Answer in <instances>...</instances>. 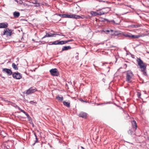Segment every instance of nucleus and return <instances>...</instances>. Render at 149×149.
Returning a JSON list of instances; mask_svg holds the SVG:
<instances>
[{"label": "nucleus", "mask_w": 149, "mask_h": 149, "mask_svg": "<svg viewBox=\"0 0 149 149\" xmlns=\"http://www.w3.org/2000/svg\"><path fill=\"white\" fill-rule=\"evenodd\" d=\"M37 91V89L35 88L31 87L24 92V94L28 95L33 93Z\"/></svg>", "instance_id": "nucleus-8"}, {"label": "nucleus", "mask_w": 149, "mask_h": 149, "mask_svg": "<svg viewBox=\"0 0 149 149\" xmlns=\"http://www.w3.org/2000/svg\"><path fill=\"white\" fill-rule=\"evenodd\" d=\"M61 45H63L65 44L68 42L67 40H61Z\"/></svg>", "instance_id": "nucleus-29"}, {"label": "nucleus", "mask_w": 149, "mask_h": 149, "mask_svg": "<svg viewBox=\"0 0 149 149\" xmlns=\"http://www.w3.org/2000/svg\"><path fill=\"white\" fill-rule=\"evenodd\" d=\"M126 74V81L129 83H132V81L131 79L134 75L132 72L130 70H128Z\"/></svg>", "instance_id": "nucleus-3"}, {"label": "nucleus", "mask_w": 149, "mask_h": 149, "mask_svg": "<svg viewBox=\"0 0 149 149\" xmlns=\"http://www.w3.org/2000/svg\"><path fill=\"white\" fill-rule=\"evenodd\" d=\"M127 65L126 64H125L124 65V68H126L127 67Z\"/></svg>", "instance_id": "nucleus-43"}, {"label": "nucleus", "mask_w": 149, "mask_h": 149, "mask_svg": "<svg viewBox=\"0 0 149 149\" xmlns=\"http://www.w3.org/2000/svg\"><path fill=\"white\" fill-rule=\"evenodd\" d=\"M131 56L133 58H134V56L133 55H132Z\"/></svg>", "instance_id": "nucleus-54"}, {"label": "nucleus", "mask_w": 149, "mask_h": 149, "mask_svg": "<svg viewBox=\"0 0 149 149\" xmlns=\"http://www.w3.org/2000/svg\"><path fill=\"white\" fill-rule=\"evenodd\" d=\"M108 8L109 9V10H108V12L110 10V8L109 7H107V8H103L101 9H99L98 10H97L96 11L97 12L99 11V12H98V15H102L105 14H106L107 13V12H105L102 11V10L103 9H104L105 8Z\"/></svg>", "instance_id": "nucleus-9"}, {"label": "nucleus", "mask_w": 149, "mask_h": 149, "mask_svg": "<svg viewBox=\"0 0 149 149\" xmlns=\"http://www.w3.org/2000/svg\"><path fill=\"white\" fill-rule=\"evenodd\" d=\"M34 134L35 136V138H36V137H37V136L36 135V133L35 132H34Z\"/></svg>", "instance_id": "nucleus-48"}, {"label": "nucleus", "mask_w": 149, "mask_h": 149, "mask_svg": "<svg viewBox=\"0 0 149 149\" xmlns=\"http://www.w3.org/2000/svg\"><path fill=\"white\" fill-rule=\"evenodd\" d=\"M49 72L51 75L53 76H59L60 73L56 68H52L49 70Z\"/></svg>", "instance_id": "nucleus-5"}, {"label": "nucleus", "mask_w": 149, "mask_h": 149, "mask_svg": "<svg viewBox=\"0 0 149 149\" xmlns=\"http://www.w3.org/2000/svg\"><path fill=\"white\" fill-rule=\"evenodd\" d=\"M111 22L113 24L118 25L119 24L116 23L115 22V21L114 20H109V21L108 22V23H110Z\"/></svg>", "instance_id": "nucleus-30"}, {"label": "nucleus", "mask_w": 149, "mask_h": 149, "mask_svg": "<svg viewBox=\"0 0 149 149\" xmlns=\"http://www.w3.org/2000/svg\"><path fill=\"white\" fill-rule=\"evenodd\" d=\"M81 148H82V149H85L84 148V147L82 146H81Z\"/></svg>", "instance_id": "nucleus-62"}, {"label": "nucleus", "mask_w": 149, "mask_h": 149, "mask_svg": "<svg viewBox=\"0 0 149 149\" xmlns=\"http://www.w3.org/2000/svg\"><path fill=\"white\" fill-rule=\"evenodd\" d=\"M61 40H56V41L53 42H52V44H48L49 45H61Z\"/></svg>", "instance_id": "nucleus-15"}, {"label": "nucleus", "mask_w": 149, "mask_h": 149, "mask_svg": "<svg viewBox=\"0 0 149 149\" xmlns=\"http://www.w3.org/2000/svg\"><path fill=\"white\" fill-rule=\"evenodd\" d=\"M23 5L24 6H27V4L26 3H23Z\"/></svg>", "instance_id": "nucleus-51"}, {"label": "nucleus", "mask_w": 149, "mask_h": 149, "mask_svg": "<svg viewBox=\"0 0 149 149\" xmlns=\"http://www.w3.org/2000/svg\"><path fill=\"white\" fill-rule=\"evenodd\" d=\"M136 61L138 64L141 69L140 71L142 72L143 74L145 76L148 77L146 71L147 64L144 63L140 58H137Z\"/></svg>", "instance_id": "nucleus-1"}, {"label": "nucleus", "mask_w": 149, "mask_h": 149, "mask_svg": "<svg viewBox=\"0 0 149 149\" xmlns=\"http://www.w3.org/2000/svg\"><path fill=\"white\" fill-rule=\"evenodd\" d=\"M55 35H58V36H61V34H57V33H55Z\"/></svg>", "instance_id": "nucleus-52"}, {"label": "nucleus", "mask_w": 149, "mask_h": 149, "mask_svg": "<svg viewBox=\"0 0 149 149\" xmlns=\"http://www.w3.org/2000/svg\"><path fill=\"white\" fill-rule=\"evenodd\" d=\"M56 99L58 101H62L63 100V97L61 95H60L59 96V95H58L56 97Z\"/></svg>", "instance_id": "nucleus-17"}, {"label": "nucleus", "mask_w": 149, "mask_h": 149, "mask_svg": "<svg viewBox=\"0 0 149 149\" xmlns=\"http://www.w3.org/2000/svg\"><path fill=\"white\" fill-rule=\"evenodd\" d=\"M36 140L35 141V143H38V138L37 137H36V138H35Z\"/></svg>", "instance_id": "nucleus-38"}, {"label": "nucleus", "mask_w": 149, "mask_h": 149, "mask_svg": "<svg viewBox=\"0 0 149 149\" xmlns=\"http://www.w3.org/2000/svg\"><path fill=\"white\" fill-rule=\"evenodd\" d=\"M8 26V24L6 22L0 23V29H6Z\"/></svg>", "instance_id": "nucleus-12"}, {"label": "nucleus", "mask_w": 149, "mask_h": 149, "mask_svg": "<svg viewBox=\"0 0 149 149\" xmlns=\"http://www.w3.org/2000/svg\"><path fill=\"white\" fill-rule=\"evenodd\" d=\"M77 6L76 7V8H77L78 9L77 11H80L81 10V8L79 6H78L77 5Z\"/></svg>", "instance_id": "nucleus-36"}, {"label": "nucleus", "mask_w": 149, "mask_h": 149, "mask_svg": "<svg viewBox=\"0 0 149 149\" xmlns=\"http://www.w3.org/2000/svg\"><path fill=\"white\" fill-rule=\"evenodd\" d=\"M17 65H18V64L16 65L15 63H13L12 64V67L15 70H17L18 69Z\"/></svg>", "instance_id": "nucleus-22"}, {"label": "nucleus", "mask_w": 149, "mask_h": 149, "mask_svg": "<svg viewBox=\"0 0 149 149\" xmlns=\"http://www.w3.org/2000/svg\"><path fill=\"white\" fill-rule=\"evenodd\" d=\"M98 1H99V2H106L107 3H109V2L108 1H103V0H98Z\"/></svg>", "instance_id": "nucleus-37"}, {"label": "nucleus", "mask_w": 149, "mask_h": 149, "mask_svg": "<svg viewBox=\"0 0 149 149\" xmlns=\"http://www.w3.org/2000/svg\"><path fill=\"white\" fill-rule=\"evenodd\" d=\"M13 30L6 28L4 30L3 33L1 35L2 36L6 35L7 36H11L12 35Z\"/></svg>", "instance_id": "nucleus-4"}, {"label": "nucleus", "mask_w": 149, "mask_h": 149, "mask_svg": "<svg viewBox=\"0 0 149 149\" xmlns=\"http://www.w3.org/2000/svg\"><path fill=\"white\" fill-rule=\"evenodd\" d=\"M16 107H17V108L18 109V110L19 111H20L21 112H23V113L25 111L24 110L22 109L19 107L17 105H16Z\"/></svg>", "instance_id": "nucleus-31"}, {"label": "nucleus", "mask_w": 149, "mask_h": 149, "mask_svg": "<svg viewBox=\"0 0 149 149\" xmlns=\"http://www.w3.org/2000/svg\"><path fill=\"white\" fill-rule=\"evenodd\" d=\"M128 133L129 134L132 135L134 133V132L132 130L130 129L128 131Z\"/></svg>", "instance_id": "nucleus-32"}, {"label": "nucleus", "mask_w": 149, "mask_h": 149, "mask_svg": "<svg viewBox=\"0 0 149 149\" xmlns=\"http://www.w3.org/2000/svg\"><path fill=\"white\" fill-rule=\"evenodd\" d=\"M0 77L2 78L3 79H5V77L3 76L1 74H0Z\"/></svg>", "instance_id": "nucleus-46"}, {"label": "nucleus", "mask_w": 149, "mask_h": 149, "mask_svg": "<svg viewBox=\"0 0 149 149\" xmlns=\"http://www.w3.org/2000/svg\"><path fill=\"white\" fill-rule=\"evenodd\" d=\"M81 101H83L84 102H87L86 101L84 100H82Z\"/></svg>", "instance_id": "nucleus-55"}, {"label": "nucleus", "mask_w": 149, "mask_h": 149, "mask_svg": "<svg viewBox=\"0 0 149 149\" xmlns=\"http://www.w3.org/2000/svg\"><path fill=\"white\" fill-rule=\"evenodd\" d=\"M58 15L62 18H66V14H58Z\"/></svg>", "instance_id": "nucleus-28"}, {"label": "nucleus", "mask_w": 149, "mask_h": 149, "mask_svg": "<svg viewBox=\"0 0 149 149\" xmlns=\"http://www.w3.org/2000/svg\"><path fill=\"white\" fill-rule=\"evenodd\" d=\"M63 104L67 107H70V103L68 102H67L65 101L63 102Z\"/></svg>", "instance_id": "nucleus-19"}, {"label": "nucleus", "mask_w": 149, "mask_h": 149, "mask_svg": "<svg viewBox=\"0 0 149 149\" xmlns=\"http://www.w3.org/2000/svg\"><path fill=\"white\" fill-rule=\"evenodd\" d=\"M24 113L26 115L28 120H29L30 119H31V118L30 116L29 115V114L27 112L25 111Z\"/></svg>", "instance_id": "nucleus-26"}, {"label": "nucleus", "mask_w": 149, "mask_h": 149, "mask_svg": "<svg viewBox=\"0 0 149 149\" xmlns=\"http://www.w3.org/2000/svg\"><path fill=\"white\" fill-rule=\"evenodd\" d=\"M90 14L91 15L93 16H97V15H98V12L93 11H92L90 12Z\"/></svg>", "instance_id": "nucleus-21"}, {"label": "nucleus", "mask_w": 149, "mask_h": 149, "mask_svg": "<svg viewBox=\"0 0 149 149\" xmlns=\"http://www.w3.org/2000/svg\"><path fill=\"white\" fill-rule=\"evenodd\" d=\"M119 107L120 108V109H123V108L122 107H120H120Z\"/></svg>", "instance_id": "nucleus-63"}, {"label": "nucleus", "mask_w": 149, "mask_h": 149, "mask_svg": "<svg viewBox=\"0 0 149 149\" xmlns=\"http://www.w3.org/2000/svg\"><path fill=\"white\" fill-rule=\"evenodd\" d=\"M84 16H82L79 15H77L74 14V19H84Z\"/></svg>", "instance_id": "nucleus-18"}, {"label": "nucleus", "mask_w": 149, "mask_h": 149, "mask_svg": "<svg viewBox=\"0 0 149 149\" xmlns=\"http://www.w3.org/2000/svg\"><path fill=\"white\" fill-rule=\"evenodd\" d=\"M32 125V126L33 127H34V124L33 123V124H31Z\"/></svg>", "instance_id": "nucleus-57"}, {"label": "nucleus", "mask_w": 149, "mask_h": 149, "mask_svg": "<svg viewBox=\"0 0 149 149\" xmlns=\"http://www.w3.org/2000/svg\"><path fill=\"white\" fill-rule=\"evenodd\" d=\"M111 47H116L115 46L112 45L111 46Z\"/></svg>", "instance_id": "nucleus-58"}, {"label": "nucleus", "mask_w": 149, "mask_h": 149, "mask_svg": "<svg viewBox=\"0 0 149 149\" xmlns=\"http://www.w3.org/2000/svg\"><path fill=\"white\" fill-rule=\"evenodd\" d=\"M74 14H66V18L74 19Z\"/></svg>", "instance_id": "nucleus-23"}, {"label": "nucleus", "mask_w": 149, "mask_h": 149, "mask_svg": "<svg viewBox=\"0 0 149 149\" xmlns=\"http://www.w3.org/2000/svg\"><path fill=\"white\" fill-rule=\"evenodd\" d=\"M96 104L97 106H99V105H100L101 104L100 103H97Z\"/></svg>", "instance_id": "nucleus-61"}, {"label": "nucleus", "mask_w": 149, "mask_h": 149, "mask_svg": "<svg viewBox=\"0 0 149 149\" xmlns=\"http://www.w3.org/2000/svg\"><path fill=\"white\" fill-rule=\"evenodd\" d=\"M46 35L44 36L42 38V39H43L45 38L46 37H55L56 36H54L55 35V34L54 33H48L47 32H46Z\"/></svg>", "instance_id": "nucleus-10"}, {"label": "nucleus", "mask_w": 149, "mask_h": 149, "mask_svg": "<svg viewBox=\"0 0 149 149\" xmlns=\"http://www.w3.org/2000/svg\"><path fill=\"white\" fill-rule=\"evenodd\" d=\"M36 143H35V142H34V143H33V144H32V145H31V146H34L35 145V144H36Z\"/></svg>", "instance_id": "nucleus-53"}, {"label": "nucleus", "mask_w": 149, "mask_h": 149, "mask_svg": "<svg viewBox=\"0 0 149 149\" xmlns=\"http://www.w3.org/2000/svg\"><path fill=\"white\" fill-rule=\"evenodd\" d=\"M8 147H9V146ZM5 149H9V148H8L7 147H6V148H5Z\"/></svg>", "instance_id": "nucleus-60"}, {"label": "nucleus", "mask_w": 149, "mask_h": 149, "mask_svg": "<svg viewBox=\"0 0 149 149\" xmlns=\"http://www.w3.org/2000/svg\"><path fill=\"white\" fill-rule=\"evenodd\" d=\"M100 21L102 22H104L105 21H107V22L108 23V22L109 21V20L108 19H106V18H103L102 17H100Z\"/></svg>", "instance_id": "nucleus-24"}, {"label": "nucleus", "mask_w": 149, "mask_h": 149, "mask_svg": "<svg viewBox=\"0 0 149 149\" xmlns=\"http://www.w3.org/2000/svg\"><path fill=\"white\" fill-rule=\"evenodd\" d=\"M122 35L125 37H128L130 39H135L138 38L139 37L145 36L144 35H132L131 33H123Z\"/></svg>", "instance_id": "nucleus-2"}, {"label": "nucleus", "mask_w": 149, "mask_h": 149, "mask_svg": "<svg viewBox=\"0 0 149 149\" xmlns=\"http://www.w3.org/2000/svg\"><path fill=\"white\" fill-rule=\"evenodd\" d=\"M88 114L86 112L81 111L80 113L79 116L80 117H81L83 118L86 119L87 117Z\"/></svg>", "instance_id": "nucleus-11"}, {"label": "nucleus", "mask_w": 149, "mask_h": 149, "mask_svg": "<svg viewBox=\"0 0 149 149\" xmlns=\"http://www.w3.org/2000/svg\"><path fill=\"white\" fill-rule=\"evenodd\" d=\"M110 32H112H112H114L115 31H114L112 29H110Z\"/></svg>", "instance_id": "nucleus-49"}, {"label": "nucleus", "mask_w": 149, "mask_h": 149, "mask_svg": "<svg viewBox=\"0 0 149 149\" xmlns=\"http://www.w3.org/2000/svg\"><path fill=\"white\" fill-rule=\"evenodd\" d=\"M111 102H107L106 103H104V104H111Z\"/></svg>", "instance_id": "nucleus-41"}, {"label": "nucleus", "mask_w": 149, "mask_h": 149, "mask_svg": "<svg viewBox=\"0 0 149 149\" xmlns=\"http://www.w3.org/2000/svg\"><path fill=\"white\" fill-rule=\"evenodd\" d=\"M20 13L19 12L15 11L13 13V16L15 18H18L20 16Z\"/></svg>", "instance_id": "nucleus-16"}, {"label": "nucleus", "mask_w": 149, "mask_h": 149, "mask_svg": "<svg viewBox=\"0 0 149 149\" xmlns=\"http://www.w3.org/2000/svg\"><path fill=\"white\" fill-rule=\"evenodd\" d=\"M74 40L73 39H70V40H67L68 42H72Z\"/></svg>", "instance_id": "nucleus-40"}, {"label": "nucleus", "mask_w": 149, "mask_h": 149, "mask_svg": "<svg viewBox=\"0 0 149 149\" xmlns=\"http://www.w3.org/2000/svg\"><path fill=\"white\" fill-rule=\"evenodd\" d=\"M16 105H17L15 104L13 106L14 107H15V108H17V107H16Z\"/></svg>", "instance_id": "nucleus-56"}, {"label": "nucleus", "mask_w": 149, "mask_h": 149, "mask_svg": "<svg viewBox=\"0 0 149 149\" xmlns=\"http://www.w3.org/2000/svg\"><path fill=\"white\" fill-rule=\"evenodd\" d=\"M12 75L13 78L17 80H19L22 77V74L18 72H13V73Z\"/></svg>", "instance_id": "nucleus-7"}, {"label": "nucleus", "mask_w": 149, "mask_h": 149, "mask_svg": "<svg viewBox=\"0 0 149 149\" xmlns=\"http://www.w3.org/2000/svg\"><path fill=\"white\" fill-rule=\"evenodd\" d=\"M132 127L133 128L134 131H135L137 128V125L136 122L135 120H133L131 122Z\"/></svg>", "instance_id": "nucleus-13"}, {"label": "nucleus", "mask_w": 149, "mask_h": 149, "mask_svg": "<svg viewBox=\"0 0 149 149\" xmlns=\"http://www.w3.org/2000/svg\"><path fill=\"white\" fill-rule=\"evenodd\" d=\"M113 33H114V32L112 33V32H110V33H109V34H110L111 35H112V36H113V35H114Z\"/></svg>", "instance_id": "nucleus-45"}, {"label": "nucleus", "mask_w": 149, "mask_h": 149, "mask_svg": "<svg viewBox=\"0 0 149 149\" xmlns=\"http://www.w3.org/2000/svg\"><path fill=\"white\" fill-rule=\"evenodd\" d=\"M123 33H119L117 31H115L114 32V35H115V36H118L120 35H122Z\"/></svg>", "instance_id": "nucleus-25"}, {"label": "nucleus", "mask_w": 149, "mask_h": 149, "mask_svg": "<svg viewBox=\"0 0 149 149\" xmlns=\"http://www.w3.org/2000/svg\"><path fill=\"white\" fill-rule=\"evenodd\" d=\"M29 102L30 104L33 105H34L35 104H37L36 102H34L33 101H31Z\"/></svg>", "instance_id": "nucleus-34"}, {"label": "nucleus", "mask_w": 149, "mask_h": 149, "mask_svg": "<svg viewBox=\"0 0 149 149\" xmlns=\"http://www.w3.org/2000/svg\"><path fill=\"white\" fill-rule=\"evenodd\" d=\"M23 3V2H22V1L20 0L19 3V4L20 5H22Z\"/></svg>", "instance_id": "nucleus-44"}, {"label": "nucleus", "mask_w": 149, "mask_h": 149, "mask_svg": "<svg viewBox=\"0 0 149 149\" xmlns=\"http://www.w3.org/2000/svg\"><path fill=\"white\" fill-rule=\"evenodd\" d=\"M137 96L139 98H141V93L140 92H138L137 93Z\"/></svg>", "instance_id": "nucleus-35"}, {"label": "nucleus", "mask_w": 149, "mask_h": 149, "mask_svg": "<svg viewBox=\"0 0 149 149\" xmlns=\"http://www.w3.org/2000/svg\"><path fill=\"white\" fill-rule=\"evenodd\" d=\"M33 3L35 4V5L34 6L35 7H38L40 6V3H38L37 2V1L36 0L34 2H33Z\"/></svg>", "instance_id": "nucleus-27"}, {"label": "nucleus", "mask_w": 149, "mask_h": 149, "mask_svg": "<svg viewBox=\"0 0 149 149\" xmlns=\"http://www.w3.org/2000/svg\"><path fill=\"white\" fill-rule=\"evenodd\" d=\"M71 47L70 46H63L62 48L61 51L60 52L61 53L63 51L68 50L69 49H71Z\"/></svg>", "instance_id": "nucleus-14"}, {"label": "nucleus", "mask_w": 149, "mask_h": 149, "mask_svg": "<svg viewBox=\"0 0 149 149\" xmlns=\"http://www.w3.org/2000/svg\"><path fill=\"white\" fill-rule=\"evenodd\" d=\"M29 123L30 124H31L33 123L32 120V118L30 119V120H29Z\"/></svg>", "instance_id": "nucleus-39"}, {"label": "nucleus", "mask_w": 149, "mask_h": 149, "mask_svg": "<svg viewBox=\"0 0 149 149\" xmlns=\"http://www.w3.org/2000/svg\"><path fill=\"white\" fill-rule=\"evenodd\" d=\"M113 104L115 105L117 107H119L120 106L116 104L115 103H114Z\"/></svg>", "instance_id": "nucleus-47"}, {"label": "nucleus", "mask_w": 149, "mask_h": 149, "mask_svg": "<svg viewBox=\"0 0 149 149\" xmlns=\"http://www.w3.org/2000/svg\"><path fill=\"white\" fill-rule=\"evenodd\" d=\"M147 139L149 141V136H148L147 137Z\"/></svg>", "instance_id": "nucleus-64"}, {"label": "nucleus", "mask_w": 149, "mask_h": 149, "mask_svg": "<svg viewBox=\"0 0 149 149\" xmlns=\"http://www.w3.org/2000/svg\"><path fill=\"white\" fill-rule=\"evenodd\" d=\"M141 26V24H136V25L132 24V25H130L129 26V27H131V28H137L139 27H140Z\"/></svg>", "instance_id": "nucleus-20"}, {"label": "nucleus", "mask_w": 149, "mask_h": 149, "mask_svg": "<svg viewBox=\"0 0 149 149\" xmlns=\"http://www.w3.org/2000/svg\"><path fill=\"white\" fill-rule=\"evenodd\" d=\"M102 31L104 32L106 34H109V33L110 32V31L108 30H103Z\"/></svg>", "instance_id": "nucleus-33"}, {"label": "nucleus", "mask_w": 149, "mask_h": 149, "mask_svg": "<svg viewBox=\"0 0 149 149\" xmlns=\"http://www.w3.org/2000/svg\"><path fill=\"white\" fill-rule=\"evenodd\" d=\"M2 72L4 74H6L8 76L11 75L13 73L11 69L8 68H2Z\"/></svg>", "instance_id": "nucleus-6"}, {"label": "nucleus", "mask_w": 149, "mask_h": 149, "mask_svg": "<svg viewBox=\"0 0 149 149\" xmlns=\"http://www.w3.org/2000/svg\"><path fill=\"white\" fill-rule=\"evenodd\" d=\"M76 54H77V56H75V58L77 59H78V53H76Z\"/></svg>", "instance_id": "nucleus-42"}, {"label": "nucleus", "mask_w": 149, "mask_h": 149, "mask_svg": "<svg viewBox=\"0 0 149 149\" xmlns=\"http://www.w3.org/2000/svg\"><path fill=\"white\" fill-rule=\"evenodd\" d=\"M141 100H142V101L143 102H146V101H143V99H142V98H141Z\"/></svg>", "instance_id": "nucleus-59"}, {"label": "nucleus", "mask_w": 149, "mask_h": 149, "mask_svg": "<svg viewBox=\"0 0 149 149\" xmlns=\"http://www.w3.org/2000/svg\"><path fill=\"white\" fill-rule=\"evenodd\" d=\"M17 117L18 118H24L22 117H21V116H17Z\"/></svg>", "instance_id": "nucleus-50"}]
</instances>
